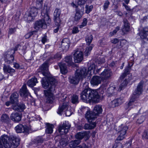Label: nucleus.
Instances as JSON below:
<instances>
[{"instance_id":"obj_1","label":"nucleus","mask_w":148,"mask_h":148,"mask_svg":"<svg viewBox=\"0 0 148 148\" xmlns=\"http://www.w3.org/2000/svg\"><path fill=\"white\" fill-rule=\"evenodd\" d=\"M48 67L47 63H44L39 68V70H40V72H41L43 75L45 76V77L42 78L41 80L43 87L46 89L50 86L48 89L44 91L46 102L47 103H51L54 99L52 92L55 90L57 81L53 77H47L49 74Z\"/></svg>"},{"instance_id":"obj_2","label":"nucleus","mask_w":148,"mask_h":148,"mask_svg":"<svg viewBox=\"0 0 148 148\" xmlns=\"http://www.w3.org/2000/svg\"><path fill=\"white\" fill-rule=\"evenodd\" d=\"M101 95L98 94L96 90L86 89L84 90L80 94L81 100L85 103L93 102L98 103L99 101Z\"/></svg>"},{"instance_id":"obj_3","label":"nucleus","mask_w":148,"mask_h":148,"mask_svg":"<svg viewBox=\"0 0 148 148\" xmlns=\"http://www.w3.org/2000/svg\"><path fill=\"white\" fill-rule=\"evenodd\" d=\"M49 11V8L48 7L45 6L41 12L42 18L36 22L34 26L35 29L38 30L41 28H45L47 25L50 23L51 20L48 15Z\"/></svg>"},{"instance_id":"obj_4","label":"nucleus","mask_w":148,"mask_h":148,"mask_svg":"<svg viewBox=\"0 0 148 148\" xmlns=\"http://www.w3.org/2000/svg\"><path fill=\"white\" fill-rule=\"evenodd\" d=\"M2 143L6 148L12 147L15 148L17 147L20 144V139L16 136L12 135L9 136L4 134L1 137Z\"/></svg>"},{"instance_id":"obj_5","label":"nucleus","mask_w":148,"mask_h":148,"mask_svg":"<svg viewBox=\"0 0 148 148\" xmlns=\"http://www.w3.org/2000/svg\"><path fill=\"white\" fill-rule=\"evenodd\" d=\"M82 110L83 111L86 112L85 114V117L89 122L90 120L94 119L96 118V116L101 114L103 111L101 106L99 105H96L94 107L92 112L90 111L89 108L87 107L82 108Z\"/></svg>"},{"instance_id":"obj_6","label":"nucleus","mask_w":148,"mask_h":148,"mask_svg":"<svg viewBox=\"0 0 148 148\" xmlns=\"http://www.w3.org/2000/svg\"><path fill=\"white\" fill-rule=\"evenodd\" d=\"M86 71V69L84 68H80L77 69L75 73V75L70 77L69 78L70 82L74 84H78L79 80L84 78H85V73Z\"/></svg>"},{"instance_id":"obj_7","label":"nucleus","mask_w":148,"mask_h":148,"mask_svg":"<svg viewBox=\"0 0 148 148\" xmlns=\"http://www.w3.org/2000/svg\"><path fill=\"white\" fill-rule=\"evenodd\" d=\"M23 47L20 45H18L14 49H11L6 52L5 54V61L8 64H10L14 60V58L13 55L15 53L16 51L18 50V49H22Z\"/></svg>"},{"instance_id":"obj_8","label":"nucleus","mask_w":148,"mask_h":148,"mask_svg":"<svg viewBox=\"0 0 148 148\" xmlns=\"http://www.w3.org/2000/svg\"><path fill=\"white\" fill-rule=\"evenodd\" d=\"M93 39V36L91 34H89L87 35L85 38V40L88 46L86 47L84 51L86 56H88L90 54V52L94 47V45L92 44L90 45Z\"/></svg>"},{"instance_id":"obj_9","label":"nucleus","mask_w":148,"mask_h":148,"mask_svg":"<svg viewBox=\"0 0 148 148\" xmlns=\"http://www.w3.org/2000/svg\"><path fill=\"white\" fill-rule=\"evenodd\" d=\"M128 129L127 126L124 125H122L119 127L118 131L119 135L116 138V140H121L125 138Z\"/></svg>"},{"instance_id":"obj_10","label":"nucleus","mask_w":148,"mask_h":148,"mask_svg":"<svg viewBox=\"0 0 148 148\" xmlns=\"http://www.w3.org/2000/svg\"><path fill=\"white\" fill-rule=\"evenodd\" d=\"M71 126L68 121H65L62 124L60 125L58 127V131L61 135L67 134Z\"/></svg>"},{"instance_id":"obj_11","label":"nucleus","mask_w":148,"mask_h":148,"mask_svg":"<svg viewBox=\"0 0 148 148\" xmlns=\"http://www.w3.org/2000/svg\"><path fill=\"white\" fill-rule=\"evenodd\" d=\"M73 56L74 61L75 63L80 62L83 59V53L80 50H75L73 52Z\"/></svg>"},{"instance_id":"obj_12","label":"nucleus","mask_w":148,"mask_h":148,"mask_svg":"<svg viewBox=\"0 0 148 148\" xmlns=\"http://www.w3.org/2000/svg\"><path fill=\"white\" fill-rule=\"evenodd\" d=\"M15 130L17 133H28L29 132L31 127L26 125H23L21 124H19L15 127Z\"/></svg>"},{"instance_id":"obj_13","label":"nucleus","mask_w":148,"mask_h":148,"mask_svg":"<svg viewBox=\"0 0 148 148\" xmlns=\"http://www.w3.org/2000/svg\"><path fill=\"white\" fill-rule=\"evenodd\" d=\"M96 67L94 64H92L88 68V71L87 72H86V69H86L85 73V77H86L87 76L88 78L90 77L92 75L97 74V71L95 72Z\"/></svg>"},{"instance_id":"obj_14","label":"nucleus","mask_w":148,"mask_h":148,"mask_svg":"<svg viewBox=\"0 0 148 148\" xmlns=\"http://www.w3.org/2000/svg\"><path fill=\"white\" fill-rule=\"evenodd\" d=\"M71 108L68 101L64 102L62 104L59 106L57 113L58 114H60L63 111L65 112L68 110H70Z\"/></svg>"},{"instance_id":"obj_15","label":"nucleus","mask_w":148,"mask_h":148,"mask_svg":"<svg viewBox=\"0 0 148 148\" xmlns=\"http://www.w3.org/2000/svg\"><path fill=\"white\" fill-rule=\"evenodd\" d=\"M37 8L33 7L31 8L30 12L28 15V19L29 21H32L34 18L37 16L38 13Z\"/></svg>"},{"instance_id":"obj_16","label":"nucleus","mask_w":148,"mask_h":148,"mask_svg":"<svg viewBox=\"0 0 148 148\" xmlns=\"http://www.w3.org/2000/svg\"><path fill=\"white\" fill-rule=\"evenodd\" d=\"M84 14V8L82 7L81 9H77L75 10L74 18L75 21H77L81 18Z\"/></svg>"},{"instance_id":"obj_17","label":"nucleus","mask_w":148,"mask_h":148,"mask_svg":"<svg viewBox=\"0 0 148 148\" xmlns=\"http://www.w3.org/2000/svg\"><path fill=\"white\" fill-rule=\"evenodd\" d=\"M124 101L123 98L115 99L111 101L110 103V106L112 108H114L121 105Z\"/></svg>"},{"instance_id":"obj_18","label":"nucleus","mask_w":148,"mask_h":148,"mask_svg":"<svg viewBox=\"0 0 148 148\" xmlns=\"http://www.w3.org/2000/svg\"><path fill=\"white\" fill-rule=\"evenodd\" d=\"M70 45L69 40L66 38L63 39L62 42L61 47L63 51H67L69 49Z\"/></svg>"},{"instance_id":"obj_19","label":"nucleus","mask_w":148,"mask_h":148,"mask_svg":"<svg viewBox=\"0 0 148 148\" xmlns=\"http://www.w3.org/2000/svg\"><path fill=\"white\" fill-rule=\"evenodd\" d=\"M60 10L59 9H56L54 13V19L56 25H59L61 22L60 18Z\"/></svg>"},{"instance_id":"obj_20","label":"nucleus","mask_w":148,"mask_h":148,"mask_svg":"<svg viewBox=\"0 0 148 148\" xmlns=\"http://www.w3.org/2000/svg\"><path fill=\"white\" fill-rule=\"evenodd\" d=\"M10 118L13 121L18 122L21 120V115L18 112H13L11 115Z\"/></svg>"},{"instance_id":"obj_21","label":"nucleus","mask_w":148,"mask_h":148,"mask_svg":"<svg viewBox=\"0 0 148 148\" xmlns=\"http://www.w3.org/2000/svg\"><path fill=\"white\" fill-rule=\"evenodd\" d=\"M101 78L100 76H94L93 77L90 81L92 85L97 86L101 83Z\"/></svg>"},{"instance_id":"obj_22","label":"nucleus","mask_w":148,"mask_h":148,"mask_svg":"<svg viewBox=\"0 0 148 148\" xmlns=\"http://www.w3.org/2000/svg\"><path fill=\"white\" fill-rule=\"evenodd\" d=\"M112 75L111 71L108 69H105L101 73V75L102 77L104 79H107L110 77Z\"/></svg>"},{"instance_id":"obj_23","label":"nucleus","mask_w":148,"mask_h":148,"mask_svg":"<svg viewBox=\"0 0 148 148\" xmlns=\"http://www.w3.org/2000/svg\"><path fill=\"white\" fill-rule=\"evenodd\" d=\"M144 85L143 81H141L138 84L137 89L135 91V93L136 95H139L141 94L143 91V87Z\"/></svg>"},{"instance_id":"obj_24","label":"nucleus","mask_w":148,"mask_h":148,"mask_svg":"<svg viewBox=\"0 0 148 148\" xmlns=\"http://www.w3.org/2000/svg\"><path fill=\"white\" fill-rule=\"evenodd\" d=\"M29 93L27 89L26 84H24L21 89L20 94L22 97L26 96L28 95Z\"/></svg>"},{"instance_id":"obj_25","label":"nucleus","mask_w":148,"mask_h":148,"mask_svg":"<svg viewBox=\"0 0 148 148\" xmlns=\"http://www.w3.org/2000/svg\"><path fill=\"white\" fill-rule=\"evenodd\" d=\"M3 70L4 73H9L11 75H12L15 72L14 69L11 68L9 66L5 65H4Z\"/></svg>"},{"instance_id":"obj_26","label":"nucleus","mask_w":148,"mask_h":148,"mask_svg":"<svg viewBox=\"0 0 148 148\" xmlns=\"http://www.w3.org/2000/svg\"><path fill=\"white\" fill-rule=\"evenodd\" d=\"M148 35V28H144L139 33V35L142 39L145 38Z\"/></svg>"},{"instance_id":"obj_27","label":"nucleus","mask_w":148,"mask_h":148,"mask_svg":"<svg viewBox=\"0 0 148 148\" xmlns=\"http://www.w3.org/2000/svg\"><path fill=\"white\" fill-rule=\"evenodd\" d=\"M61 73L64 75L68 72V70L65 64L63 62L60 63L58 64Z\"/></svg>"},{"instance_id":"obj_28","label":"nucleus","mask_w":148,"mask_h":148,"mask_svg":"<svg viewBox=\"0 0 148 148\" xmlns=\"http://www.w3.org/2000/svg\"><path fill=\"white\" fill-rule=\"evenodd\" d=\"M18 95L17 93H14L12 94L10 97L11 102L12 104L17 103L18 101Z\"/></svg>"},{"instance_id":"obj_29","label":"nucleus","mask_w":148,"mask_h":148,"mask_svg":"<svg viewBox=\"0 0 148 148\" xmlns=\"http://www.w3.org/2000/svg\"><path fill=\"white\" fill-rule=\"evenodd\" d=\"M130 27L128 21L126 20H124V27L122 29V32L124 33L128 32L130 30Z\"/></svg>"},{"instance_id":"obj_30","label":"nucleus","mask_w":148,"mask_h":148,"mask_svg":"<svg viewBox=\"0 0 148 148\" xmlns=\"http://www.w3.org/2000/svg\"><path fill=\"white\" fill-rule=\"evenodd\" d=\"M46 130H45L46 133L48 134H51L53 132V128L54 127V126L53 124L49 123H46Z\"/></svg>"},{"instance_id":"obj_31","label":"nucleus","mask_w":148,"mask_h":148,"mask_svg":"<svg viewBox=\"0 0 148 148\" xmlns=\"http://www.w3.org/2000/svg\"><path fill=\"white\" fill-rule=\"evenodd\" d=\"M37 82L38 81L37 78L35 77H34L29 80L27 82V84L30 87H33L35 86Z\"/></svg>"},{"instance_id":"obj_32","label":"nucleus","mask_w":148,"mask_h":148,"mask_svg":"<svg viewBox=\"0 0 148 148\" xmlns=\"http://www.w3.org/2000/svg\"><path fill=\"white\" fill-rule=\"evenodd\" d=\"M96 125V123L93 122L89 124H86L84 125V128L85 130H90L94 128Z\"/></svg>"},{"instance_id":"obj_33","label":"nucleus","mask_w":148,"mask_h":148,"mask_svg":"<svg viewBox=\"0 0 148 148\" xmlns=\"http://www.w3.org/2000/svg\"><path fill=\"white\" fill-rule=\"evenodd\" d=\"M116 91L115 87L114 86H110L107 90V95L108 96H110L113 94Z\"/></svg>"},{"instance_id":"obj_34","label":"nucleus","mask_w":148,"mask_h":148,"mask_svg":"<svg viewBox=\"0 0 148 148\" xmlns=\"http://www.w3.org/2000/svg\"><path fill=\"white\" fill-rule=\"evenodd\" d=\"M87 133L86 132H81L78 133L75 136L76 138L79 140L82 139L84 137L87 136Z\"/></svg>"},{"instance_id":"obj_35","label":"nucleus","mask_w":148,"mask_h":148,"mask_svg":"<svg viewBox=\"0 0 148 148\" xmlns=\"http://www.w3.org/2000/svg\"><path fill=\"white\" fill-rule=\"evenodd\" d=\"M80 143L79 140H75L71 141L69 143V146L70 147L75 148Z\"/></svg>"},{"instance_id":"obj_36","label":"nucleus","mask_w":148,"mask_h":148,"mask_svg":"<svg viewBox=\"0 0 148 148\" xmlns=\"http://www.w3.org/2000/svg\"><path fill=\"white\" fill-rule=\"evenodd\" d=\"M64 61L69 66H71L73 64L71 56H66L65 58Z\"/></svg>"},{"instance_id":"obj_37","label":"nucleus","mask_w":148,"mask_h":148,"mask_svg":"<svg viewBox=\"0 0 148 148\" xmlns=\"http://www.w3.org/2000/svg\"><path fill=\"white\" fill-rule=\"evenodd\" d=\"M134 101V100L132 98H131L129 102L126 105L125 109H129V110L132 108L133 107L132 103Z\"/></svg>"},{"instance_id":"obj_38","label":"nucleus","mask_w":148,"mask_h":148,"mask_svg":"<svg viewBox=\"0 0 148 148\" xmlns=\"http://www.w3.org/2000/svg\"><path fill=\"white\" fill-rule=\"evenodd\" d=\"M93 7L92 5H86L85 6V12L87 14L89 13L92 10Z\"/></svg>"},{"instance_id":"obj_39","label":"nucleus","mask_w":148,"mask_h":148,"mask_svg":"<svg viewBox=\"0 0 148 148\" xmlns=\"http://www.w3.org/2000/svg\"><path fill=\"white\" fill-rule=\"evenodd\" d=\"M18 107L16 106L13 107V109L14 110L21 109V110H23L26 108L25 105L24 104H21L18 105H17Z\"/></svg>"},{"instance_id":"obj_40","label":"nucleus","mask_w":148,"mask_h":148,"mask_svg":"<svg viewBox=\"0 0 148 148\" xmlns=\"http://www.w3.org/2000/svg\"><path fill=\"white\" fill-rule=\"evenodd\" d=\"M71 102L73 103H77L79 102L78 97L76 95H73L71 99Z\"/></svg>"},{"instance_id":"obj_41","label":"nucleus","mask_w":148,"mask_h":148,"mask_svg":"<svg viewBox=\"0 0 148 148\" xmlns=\"http://www.w3.org/2000/svg\"><path fill=\"white\" fill-rule=\"evenodd\" d=\"M130 72L129 69L128 67L126 68L124 71L123 73L120 77V79H123L128 74V73Z\"/></svg>"},{"instance_id":"obj_42","label":"nucleus","mask_w":148,"mask_h":148,"mask_svg":"<svg viewBox=\"0 0 148 148\" xmlns=\"http://www.w3.org/2000/svg\"><path fill=\"white\" fill-rule=\"evenodd\" d=\"M68 141L66 139H62L60 140V145L61 146V147H64L66 146L67 144Z\"/></svg>"},{"instance_id":"obj_43","label":"nucleus","mask_w":148,"mask_h":148,"mask_svg":"<svg viewBox=\"0 0 148 148\" xmlns=\"http://www.w3.org/2000/svg\"><path fill=\"white\" fill-rule=\"evenodd\" d=\"M1 120L3 122L8 123L9 122L10 119L7 115L3 114L1 116Z\"/></svg>"},{"instance_id":"obj_44","label":"nucleus","mask_w":148,"mask_h":148,"mask_svg":"<svg viewBox=\"0 0 148 148\" xmlns=\"http://www.w3.org/2000/svg\"><path fill=\"white\" fill-rule=\"evenodd\" d=\"M43 0H37L36 1V7L39 9H40L42 5Z\"/></svg>"},{"instance_id":"obj_45","label":"nucleus","mask_w":148,"mask_h":148,"mask_svg":"<svg viewBox=\"0 0 148 148\" xmlns=\"http://www.w3.org/2000/svg\"><path fill=\"white\" fill-rule=\"evenodd\" d=\"M87 19L86 18H84L83 20V22L81 24L79 25V28H82L86 26L87 25Z\"/></svg>"},{"instance_id":"obj_46","label":"nucleus","mask_w":148,"mask_h":148,"mask_svg":"<svg viewBox=\"0 0 148 148\" xmlns=\"http://www.w3.org/2000/svg\"><path fill=\"white\" fill-rule=\"evenodd\" d=\"M127 81L126 79H125L121 84L119 86V90L120 91L122 89L125 87V86H126L127 85Z\"/></svg>"},{"instance_id":"obj_47","label":"nucleus","mask_w":148,"mask_h":148,"mask_svg":"<svg viewBox=\"0 0 148 148\" xmlns=\"http://www.w3.org/2000/svg\"><path fill=\"white\" fill-rule=\"evenodd\" d=\"M120 29V27L119 26H117L116 27L115 29L113 31V32H111L110 33V35L111 36H112L113 35L115 34Z\"/></svg>"},{"instance_id":"obj_48","label":"nucleus","mask_w":148,"mask_h":148,"mask_svg":"<svg viewBox=\"0 0 148 148\" xmlns=\"http://www.w3.org/2000/svg\"><path fill=\"white\" fill-rule=\"evenodd\" d=\"M79 30L78 29V27H74L72 30V33L73 34H75L79 32Z\"/></svg>"},{"instance_id":"obj_49","label":"nucleus","mask_w":148,"mask_h":148,"mask_svg":"<svg viewBox=\"0 0 148 148\" xmlns=\"http://www.w3.org/2000/svg\"><path fill=\"white\" fill-rule=\"evenodd\" d=\"M110 2L108 1H106L103 5L104 10H106L108 7Z\"/></svg>"},{"instance_id":"obj_50","label":"nucleus","mask_w":148,"mask_h":148,"mask_svg":"<svg viewBox=\"0 0 148 148\" xmlns=\"http://www.w3.org/2000/svg\"><path fill=\"white\" fill-rule=\"evenodd\" d=\"M87 0H79L78 1V4L79 5H84L87 2Z\"/></svg>"},{"instance_id":"obj_51","label":"nucleus","mask_w":148,"mask_h":148,"mask_svg":"<svg viewBox=\"0 0 148 148\" xmlns=\"http://www.w3.org/2000/svg\"><path fill=\"white\" fill-rule=\"evenodd\" d=\"M142 137L143 138H148V131H145L143 133Z\"/></svg>"},{"instance_id":"obj_52","label":"nucleus","mask_w":148,"mask_h":148,"mask_svg":"<svg viewBox=\"0 0 148 148\" xmlns=\"http://www.w3.org/2000/svg\"><path fill=\"white\" fill-rule=\"evenodd\" d=\"M145 120V117L144 116H142L141 117L139 118L137 120V122L140 124L143 123Z\"/></svg>"},{"instance_id":"obj_53","label":"nucleus","mask_w":148,"mask_h":148,"mask_svg":"<svg viewBox=\"0 0 148 148\" xmlns=\"http://www.w3.org/2000/svg\"><path fill=\"white\" fill-rule=\"evenodd\" d=\"M33 34V32H29L27 33L25 36V37L26 39H27L29 38Z\"/></svg>"},{"instance_id":"obj_54","label":"nucleus","mask_w":148,"mask_h":148,"mask_svg":"<svg viewBox=\"0 0 148 148\" xmlns=\"http://www.w3.org/2000/svg\"><path fill=\"white\" fill-rule=\"evenodd\" d=\"M47 41L48 40L46 36H45L42 38L41 41L43 44H44L45 42H47Z\"/></svg>"},{"instance_id":"obj_55","label":"nucleus","mask_w":148,"mask_h":148,"mask_svg":"<svg viewBox=\"0 0 148 148\" xmlns=\"http://www.w3.org/2000/svg\"><path fill=\"white\" fill-rule=\"evenodd\" d=\"M123 6H124L125 9L128 11L131 12L132 10L130 8L129 6L125 4L124 3L123 4Z\"/></svg>"},{"instance_id":"obj_56","label":"nucleus","mask_w":148,"mask_h":148,"mask_svg":"<svg viewBox=\"0 0 148 148\" xmlns=\"http://www.w3.org/2000/svg\"><path fill=\"white\" fill-rule=\"evenodd\" d=\"M66 115L67 116H69L71 114L72 112H71V109L70 110H68L65 112Z\"/></svg>"},{"instance_id":"obj_57","label":"nucleus","mask_w":148,"mask_h":148,"mask_svg":"<svg viewBox=\"0 0 148 148\" xmlns=\"http://www.w3.org/2000/svg\"><path fill=\"white\" fill-rule=\"evenodd\" d=\"M53 59H60L61 58V56L60 54H57L56 55L54 56L53 57H52Z\"/></svg>"},{"instance_id":"obj_58","label":"nucleus","mask_w":148,"mask_h":148,"mask_svg":"<svg viewBox=\"0 0 148 148\" xmlns=\"http://www.w3.org/2000/svg\"><path fill=\"white\" fill-rule=\"evenodd\" d=\"M118 42L119 40L117 38H114L111 40V42L113 44H116Z\"/></svg>"},{"instance_id":"obj_59","label":"nucleus","mask_w":148,"mask_h":148,"mask_svg":"<svg viewBox=\"0 0 148 148\" xmlns=\"http://www.w3.org/2000/svg\"><path fill=\"white\" fill-rule=\"evenodd\" d=\"M15 32V28H10L9 31V32L10 34H12Z\"/></svg>"},{"instance_id":"obj_60","label":"nucleus","mask_w":148,"mask_h":148,"mask_svg":"<svg viewBox=\"0 0 148 148\" xmlns=\"http://www.w3.org/2000/svg\"><path fill=\"white\" fill-rule=\"evenodd\" d=\"M60 23L59 25H56L58 26V27L54 29V32L55 33H57L59 29V28H60Z\"/></svg>"},{"instance_id":"obj_61","label":"nucleus","mask_w":148,"mask_h":148,"mask_svg":"<svg viewBox=\"0 0 148 148\" xmlns=\"http://www.w3.org/2000/svg\"><path fill=\"white\" fill-rule=\"evenodd\" d=\"M14 67L16 69H19L20 68V66L18 64L14 63Z\"/></svg>"},{"instance_id":"obj_62","label":"nucleus","mask_w":148,"mask_h":148,"mask_svg":"<svg viewBox=\"0 0 148 148\" xmlns=\"http://www.w3.org/2000/svg\"><path fill=\"white\" fill-rule=\"evenodd\" d=\"M117 14L118 15L120 16H121L123 15V14L122 12L120 11H117Z\"/></svg>"},{"instance_id":"obj_63","label":"nucleus","mask_w":148,"mask_h":148,"mask_svg":"<svg viewBox=\"0 0 148 148\" xmlns=\"http://www.w3.org/2000/svg\"><path fill=\"white\" fill-rule=\"evenodd\" d=\"M71 5L73 8H77V6L76 4H74L73 2L71 3Z\"/></svg>"},{"instance_id":"obj_64","label":"nucleus","mask_w":148,"mask_h":148,"mask_svg":"<svg viewBox=\"0 0 148 148\" xmlns=\"http://www.w3.org/2000/svg\"><path fill=\"white\" fill-rule=\"evenodd\" d=\"M4 78L3 75L0 73V81Z\"/></svg>"}]
</instances>
